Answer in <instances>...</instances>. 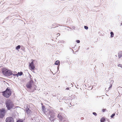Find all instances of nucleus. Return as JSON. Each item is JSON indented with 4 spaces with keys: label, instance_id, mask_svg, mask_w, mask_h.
I'll return each instance as SVG.
<instances>
[{
    "label": "nucleus",
    "instance_id": "nucleus-19",
    "mask_svg": "<svg viewBox=\"0 0 122 122\" xmlns=\"http://www.w3.org/2000/svg\"><path fill=\"white\" fill-rule=\"evenodd\" d=\"M23 74V72H18V75L19 76H21V75Z\"/></svg>",
    "mask_w": 122,
    "mask_h": 122
},
{
    "label": "nucleus",
    "instance_id": "nucleus-25",
    "mask_svg": "<svg viewBox=\"0 0 122 122\" xmlns=\"http://www.w3.org/2000/svg\"><path fill=\"white\" fill-rule=\"evenodd\" d=\"M76 42L77 43H79L80 42V41L79 40H77L76 41Z\"/></svg>",
    "mask_w": 122,
    "mask_h": 122
},
{
    "label": "nucleus",
    "instance_id": "nucleus-22",
    "mask_svg": "<svg viewBox=\"0 0 122 122\" xmlns=\"http://www.w3.org/2000/svg\"><path fill=\"white\" fill-rule=\"evenodd\" d=\"M118 66L121 67L122 68V65L121 64H119L118 65Z\"/></svg>",
    "mask_w": 122,
    "mask_h": 122
},
{
    "label": "nucleus",
    "instance_id": "nucleus-17",
    "mask_svg": "<svg viewBox=\"0 0 122 122\" xmlns=\"http://www.w3.org/2000/svg\"><path fill=\"white\" fill-rule=\"evenodd\" d=\"M20 45H18L16 47V49L17 50H18L20 49Z\"/></svg>",
    "mask_w": 122,
    "mask_h": 122
},
{
    "label": "nucleus",
    "instance_id": "nucleus-1",
    "mask_svg": "<svg viewBox=\"0 0 122 122\" xmlns=\"http://www.w3.org/2000/svg\"><path fill=\"white\" fill-rule=\"evenodd\" d=\"M6 112L5 109L3 108L0 109V118H2L5 115Z\"/></svg>",
    "mask_w": 122,
    "mask_h": 122
},
{
    "label": "nucleus",
    "instance_id": "nucleus-9",
    "mask_svg": "<svg viewBox=\"0 0 122 122\" xmlns=\"http://www.w3.org/2000/svg\"><path fill=\"white\" fill-rule=\"evenodd\" d=\"M8 122H14V120L12 117H8Z\"/></svg>",
    "mask_w": 122,
    "mask_h": 122
},
{
    "label": "nucleus",
    "instance_id": "nucleus-2",
    "mask_svg": "<svg viewBox=\"0 0 122 122\" xmlns=\"http://www.w3.org/2000/svg\"><path fill=\"white\" fill-rule=\"evenodd\" d=\"M49 118L50 119L51 121H53L55 118V114L53 112H50L49 114Z\"/></svg>",
    "mask_w": 122,
    "mask_h": 122
},
{
    "label": "nucleus",
    "instance_id": "nucleus-3",
    "mask_svg": "<svg viewBox=\"0 0 122 122\" xmlns=\"http://www.w3.org/2000/svg\"><path fill=\"white\" fill-rule=\"evenodd\" d=\"M29 67L31 70H34L35 68L33 62H31V63H29Z\"/></svg>",
    "mask_w": 122,
    "mask_h": 122
},
{
    "label": "nucleus",
    "instance_id": "nucleus-8",
    "mask_svg": "<svg viewBox=\"0 0 122 122\" xmlns=\"http://www.w3.org/2000/svg\"><path fill=\"white\" fill-rule=\"evenodd\" d=\"M24 109L25 110H26L27 113L28 114H29L30 113V110L29 109V108H28L27 107H26L25 108L24 107Z\"/></svg>",
    "mask_w": 122,
    "mask_h": 122
},
{
    "label": "nucleus",
    "instance_id": "nucleus-6",
    "mask_svg": "<svg viewBox=\"0 0 122 122\" xmlns=\"http://www.w3.org/2000/svg\"><path fill=\"white\" fill-rule=\"evenodd\" d=\"M2 93L3 96L6 98H8V87L6 89V90L1 92Z\"/></svg>",
    "mask_w": 122,
    "mask_h": 122
},
{
    "label": "nucleus",
    "instance_id": "nucleus-23",
    "mask_svg": "<svg viewBox=\"0 0 122 122\" xmlns=\"http://www.w3.org/2000/svg\"><path fill=\"white\" fill-rule=\"evenodd\" d=\"M93 114L95 116H96L97 115V114L95 112H93Z\"/></svg>",
    "mask_w": 122,
    "mask_h": 122
},
{
    "label": "nucleus",
    "instance_id": "nucleus-30",
    "mask_svg": "<svg viewBox=\"0 0 122 122\" xmlns=\"http://www.w3.org/2000/svg\"><path fill=\"white\" fill-rule=\"evenodd\" d=\"M57 36H60V34H59V33L57 34Z\"/></svg>",
    "mask_w": 122,
    "mask_h": 122
},
{
    "label": "nucleus",
    "instance_id": "nucleus-5",
    "mask_svg": "<svg viewBox=\"0 0 122 122\" xmlns=\"http://www.w3.org/2000/svg\"><path fill=\"white\" fill-rule=\"evenodd\" d=\"M33 84V81L32 80H31L27 84L26 86L28 88L31 89Z\"/></svg>",
    "mask_w": 122,
    "mask_h": 122
},
{
    "label": "nucleus",
    "instance_id": "nucleus-15",
    "mask_svg": "<svg viewBox=\"0 0 122 122\" xmlns=\"http://www.w3.org/2000/svg\"><path fill=\"white\" fill-rule=\"evenodd\" d=\"M105 119L103 117H102L101 119V122H104L105 121Z\"/></svg>",
    "mask_w": 122,
    "mask_h": 122
},
{
    "label": "nucleus",
    "instance_id": "nucleus-36",
    "mask_svg": "<svg viewBox=\"0 0 122 122\" xmlns=\"http://www.w3.org/2000/svg\"><path fill=\"white\" fill-rule=\"evenodd\" d=\"M52 26H54V25H53V24L52 25Z\"/></svg>",
    "mask_w": 122,
    "mask_h": 122
},
{
    "label": "nucleus",
    "instance_id": "nucleus-4",
    "mask_svg": "<svg viewBox=\"0 0 122 122\" xmlns=\"http://www.w3.org/2000/svg\"><path fill=\"white\" fill-rule=\"evenodd\" d=\"M14 104L13 102L8 101V110H10L14 107Z\"/></svg>",
    "mask_w": 122,
    "mask_h": 122
},
{
    "label": "nucleus",
    "instance_id": "nucleus-10",
    "mask_svg": "<svg viewBox=\"0 0 122 122\" xmlns=\"http://www.w3.org/2000/svg\"><path fill=\"white\" fill-rule=\"evenodd\" d=\"M114 82L113 80H111L110 82V86L108 88V90H110L112 86V84Z\"/></svg>",
    "mask_w": 122,
    "mask_h": 122
},
{
    "label": "nucleus",
    "instance_id": "nucleus-14",
    "mask_svg": "<svg viewBox=\"0 0 122 122\" xmlns=\"http://www.w3.org/2000/svg\"><path fill=\"white\" fill-rule=\"evenodd\" d=\"M60 64V62L58 60L56 61L55 63V64L57 65H58L59 64Z\"/></svg>",
    "mask_w": 122,
    "mask_h": 122
},
{
    "label": "nucleus",
    "instance_id": "nucleus-13",
    "mask_svg": "<svg viewBox=\"0 0 122 122\" xmlns=\"http://www.w3.org/2000/svg\"><path fill=\"white\" fill-rule=\"evenodd\" d=\"M12 74V73L11 71L8 70V76L11 75Z\"/></svg>",
    "mask_w": 122,
    "mask_h": 122
},
{
    "label": "nucleus",
    "instance_id": "nucleus-18",
    "mask_svg": "<svg viewBox=\"0 0 122 122\" xmlns=\"http://www.w3.org/2000/svg\"><path fill=\"white\" fill-rule=\"evenodd\" d=\"M110 34L111 35V36L112 37H113L114 34H113V32H111L110 33Z\"/></svg>",
    "mask_w": 122,
    "mask_h": 122
},
{
    "label": "nucleus",
    "instance_id": "nucleus-31",
    "mask_svg": "<svg viewBox=\"0 0 122 122\" xmlns=\"http://www.w3.org/2000/svg\"><path fill=\"white\" fill-rule=\"evenodd\" d=\"M31 76H30V79H31Z\"/></svg>",
    "mask_w": 122,
    "mask_h": 122
},
{
    "label": "nucleus",
    "instance_id": "nucleus-7",
    "mask_svg": "<svg viewBox=\"0 0 122 122\" xmlns=\"http://www.w3.org/2000/svg\"><path fill=\"white\" fill-rule=\"evenodd\" d=\"M2 72L5 76H8V69L6 68H3L2 70Z\"/></svg>",
    "mask_w": 122,
    "mask_h": 122
},
{
    "label": "nucleus",
    "instance_id": "nucleus-37",
    "mask_svg": "<svg viewBox=\"0 0 122 122\" xmlns=\"http://www.w3.org/2000/svg\"><path fill=\"white\" fill-rule=\"evenodd\" d=\"M52 26H54V25H53V24L52 25Z\"/></svg>",
    "mask_w": 122,
    "mask_h": 122
},
{
    "label": "nucleus",
    "instance_id": "nucleus-38",
    "mask_svg": "<svg viewBox=\"0 0 122 122\" xmlns=\"http://www.w3.org/2000/svg\"><path fill=\"white\" fill-rule=\"evenodd\" d=\"M115 56H116V57H117V55H115Z\"/></svg>",
    "mask_w": 122,
    "mask_h": 122
},
{
    "label": "nucleus",
    "instance_id": "nucleus-39",
    "mask_svg": "<svg viewBox=\"0 0 122 122\" xmlns=\"http://www.w3.org/2000/svg\"><path fill=\"white\" fill-rule=\"evenodd\" d=\"M121 25H122V23H121Z\"/></svg>",
    "mask_w": 122,
    "mask_h": 122
},
{
    "label": "nucleus",
    "instance_id": "nucleus-28",
    "mask_svg": "<svg viewBox=\"0 0 122 122\" xmlns=\"http://www.w3.org/2000/svg\"><path fill=\"white\" fill-rule=\"evenodd\" d=\"M6 122H8V117L7 118L6 120Z\"/></svg>",
    "mask_w": 122,
    "mask_h": 122
},
{
    "label": "nucleus",
    "instance_id": "nucleus-29",
    "mask_svg": "<svg viewBox=\"0 0 122 122\" xmlns=\"http://www.w3.org/2000/svg\"><path fill=\"white\" fill-rule=\"evenodd\" d=\"M66 90H68L69 89V88L68 87L66 88Z\"/></svg>",
    "mask_w": 122,
    "mask_h": 122
},
{
    "label": "nucleus",
    "instance_id": "nucleus-20",
    "mask_svg": "<svg viewBox=\"0 0 122 122\" xmlns=\"http://www.w3.org/2000/svg\"><path fill=\"white\" fill-rule=\"evenodd\" d=\"M84 28L86 30H87L88 29V27L86 26H84Z\"/></svg>",
    "mask_w": 122,
    "mask_h": 122
},
{
    "label": "nucleus",
    "instance_id": "nucleus-26",
    "mask_svg": "<svg viewBox=\"0 0 122 122\" xmlns=\"http://www.w3.org/2000/svg\"><path fill=\"white\" fill-rule=\"evenodd\" d=\"M16 122H22V121L20 120H18Z\"/></svg>",
    "mask_w": 122,
    "mask_h": 122
},
{
    "label": "nucleus",
    "instance_id": "nucleus-33",
    "mask_svg": "<svg viewBox=\"0 0 122 122\" xmlns=\"http://www.w3.org/2000/svg\"><path fill=\"white\" fill-rule=\"evenodd\" d=\"M33 60H31V61H32H32H33Z\"/></svg>",
    "mask_w": 122,
    "mask_h": 122
},
{
    "label": "nucleus",
    "instance_id": "nucleus-32",
    "mask_svg": "<svg viewBox=\"0 0 122 122\" xmlns=\"http://www.w3.org/2000/svg\"><path fill=\"white\" fill-rule=\"evenodd\" d=\"M44 106H42V108H44Z\"/></svg>",
    "mask_w": 122,
    "mask_h": 122
},
{
    "label": "nucleus",
    "instance_id": "nucleus-21",
    "mask_svg": "<svg viewBox=\"0 0 122 122\" xmlns=\"http://www.w3.org/2000/svg\"><path fill=\"white\" fill-rule=\"evenodd\" d=\"M115 115V114L113 113V114L111 116V117L112 118Z\"/></svg>",
    "mask_w": 122,
    "mask_h": 122
},
{
    "label": "nucleus",
    "instance_id": "nucleus-12",
    "mask_svg": "<svg viewBox=\"0 0 122 122\" xmlns=\"http://www.w3.org/2000/svg\"><path fill=\"white\" fill-rule=\"evenodd\" d=\"M58 117L60 120H62V119L63 117L60 114H58Z\"/></svg>",
    "mask_w": 122,
    "mask_h": 122
},
{
    "label": "nucleus",
    "instance_id": "nucleus-24",
    "mask_svg": "<svg viewBox=\"0 0 122 122\" xmlns=\"http://www.w3.org/2000/svg\"><path fill=\"white\" fill-rule=\"evenodd\" d=\"M6 107H7L8 108V102H7V100H6Z\"/></svg>",
    "mask_w": 122,
    "mask_h": 122
},
{
    "label": "nucleus",
    "instance_id": "nucleus-11",
    "mask_svg": "<svg viewBox=\"0 0 122 122\" xmlns=\"http://www.w3.org/2000/svg\"><path fill=\"white\" fill-rule=\"evenodd\" d=\"M11 90V89L10 90L8 88V97L11 95L12 92Z\"/></svg>",
    "mask_w": 122,
    "mask_h": 122
},
{
    "label": "nucleus",
    "instance_id": "nucleus-35",
    "mask_svg": "<svg viewBox=\"0 0 122 122\" xmlns=\"http://www.w3.org/2000/svg\"><path fill=\"white\" fill-rule=\"evenodd\" d=\"M35 87H35V86L34 87V88H36V86H35Z\"/></svg>",
    "mask_w": 122,
    "mask_h": 122
},
{
    "label": "nucleus",
    "instance_id": "nucleus-34",
    "mask_svg": "<svg viewBox=\"0 0 122 122\" xmlns=\"http://www.w3.org/2000/svg\"><path fill=\"white\" fill-rule=\"evenodd\" d=\"M57 69L58 70V69H59V68L58 67L57 68Z\"/></svg>",
    "mask_w": 122,
    "mask_h": 122
},
{
    "label": "nucleus",
    "instance_id": "nucleus-27",
    "mask_svg": "<svg viewBox=\"0 0 122 122\" xmlns=\"http://www.w3.org/2000/svg\"><path fill=\"white\" fill-rule=\"evenodd\" d=\"M105 110H106V109H103L102 110V111L103 112H105Z\"/></svg>",
    "mask_w": 122,
    "mask_h": 122
},
{
    "label": "nucleus",
    "instance_id": "nucleus-16",
    "mask_svg": "<svg viewBox=\"0 0 122 122\" xmlns=\"http://www.w3.org/2000/svg\"><path fill=\"white\" fill-rule=\"evenodd\" d=\"M122 56V53H119L118 54V57L120 58H121Z\"/></svg>",
    "mask_w": 122,
    "mask_h": 122
}]
</instances>
